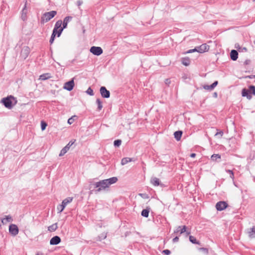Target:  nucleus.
Segmentation results:
<instances>
[{"mask_svg":"<svg viewBox=\"0 0 255 255\" xmlns=\"http://www.w3.org/2000/svg\"><path fill=\"white\" fill-rule=\"evenodd\" d=\"M61 242V239L59 236H56L52 238L50 241L51 245H57Z\"/></svg>","mask_w":255,"mask_h":255,"instance_id":"obj_15","label":"nucleus"},{"mask_svg":"<svg viewBox=\"0 0 255 255\" xmlns=\"http://www.w3.org/2000/svg\"><path fill=\"white\" fill-rule=\"evenodd\" d=\"M182 63L185 66H188L190 64V60L189 59L184 58L182 61Z\"/></svg>","mask_w":255,"mask_h":255,"instance_id":"obj_32","label":"nucleus"},{"mask_svg":"<svg viewBox=\"0 0 255 255\" xmlns=\"http://www.w3.org/2000/svg\"><path fill=\"white\" fill-rule=\"evenodd\" d=\"M204 88L205 90H213V89H211V88H210V85H205L204 86Z\"/></svg>","mask_w":255,"mask_h":255,"instance_id":"obj_42","label":"nucleus"},{"mask_svg":"<svg viewBox=\"0 0 255 255\" xmlns=\"http://www.w3.org/2000/svg\"><path fill=\"white\" fill-rule=\"evenodd\" d=\"M90 52L94 55L99 56L103 53V49L100 47L92 46L91 47Z\"/></svg>","mask_w":255,"mask_h":255,"instance_id":"obj_7","label":"nucleus"},{"mask_svg":"<svg viewBox=\"0 0 255 255\" xmlns=\"http://www.w3.org/2000/svg\"><path fill=\"white\" fill-rule=\"evenodd\" d=\"M103 238H104V239L106 238V236H104Z\"/></svg>","mask_w":255,"mask_h":255,"instance_id":"obj_53","label":"nucleus"},{"mask_svg":"<svg viewBox=\"0 0 255 255\" xmlns=\"http://www.w3.org/2000/svg\"><path fill=\"white\" fill-rule=\"evenodd\" d=\"M122 143V141L120 139H117L114 141V144L115 146L118 147Z\"/></svg>","mask_w":255,"mask_h":255,"instance_id":"obj_34","label":"nucleus"},{"mask_svg":"<svg viewBox=\"0 0 255 255\" xmlns=\"http://www.w3.org/2000/svg\"><path fill=\"white\" fill-rule=\"evenodd\" d=\"M251 94L255 95V86L254 85H250L248 89L244 88L242 90V96L246 97L249 100L252 98Z\"/></svg>","mask_w":255,"mask_h":255,"instance_id":"obj_4","label":"nucleus"},{"mask_svg":"<svg viewBox=\"0 0 255 255\" xmlns=\"http://www.w3.org/2000/svg\"><path fill=\"white\" fill-rule=\"evenodd\" d=\"M196 156V154L194 153H192L190 154V157L192 158H194Z\"/></svg>","mask_w":255,"mask_h":255,"instance_id":"obj_49","label":"nucleus"},{"mask_svg":"<svg viewBox=\"0 0 255 255\" xmlns=\"http://www.w3.org/2000/svg\"><path fill=\"white\" fill-rule=\"evenodd\" d=\"M74 86V82L73 80H71L67 82H66L64 86V89L67 91H71Z\"/></svg>","mask_w":255,"mask_h":255,"instance_id":"obj_13","label":"nucleus"},{"mask_svg":"<svg viewBox=\"0 0 255 255\" xmlns=\"http://www.w3.org/2000/svg\"><path fill=\"white\" fill-rule=\"evenodd\" d=\"M179 232L180 234L186 233L187 236L190 234V231H187V227L186 226H178L174 232V233H178Z\"/></svg>","mask_w":255,"mask_h":255,"instance_id":"obj_8","label":"nucleus"},{"mask_svg":"<svg viewBox=\"0 0 255 255\" xmlns=\"http://www.w3.org/2000/svg\"><path fill=\"white\" fill-rule=\"evenodd\" d=\"M214 97H217V93H214Z\"/></svg>","mask_w":255,"mask_h":255,"instance_id":"obj_52","label":"nucleus"},{"mask_svg":"<svg viewBox=\"0 0 255 255\" xmlns=\"http://www.w3.org/2000/svg\"><path fill=\"white\" fill-rule=\"evenodd\" d=\"M235 48L237 49L239 51V52H241L240 49L242 48V47H241L239 44H235Z\"/></svg>","mask_w":255,"mask_h":255,"instance_id":"obj_44","label":"nucleus"},{"mask_svg":"<svg viewBox=\"0 0 255 255\" xmlns=\"http://www.w3.org/2000/svg\"><path fill=\"white\" fill-rule=\"evenodd\" d=\"M227 207L228 204L225 201H219L216 205V208L218 211H222Z\"/></svg>","mask_w":255,"mask_h":255,"instance_id":"obj_10","label":"nucleus"},{"mask_svg":"<svg viewBox=\"0 0 255 255\" xmlns=\"http://www.w3.org/2000/svg\"><path fill=\"white\" fill-rule=\"evenodd\" d=\"M197 47H196L194 49H190V50H188L187 52V53H190L194 52L195 51H197Z\"/></svg>","mask_w":255,"mask_h":255,"instance_id":"obj_40","label":"nucleus"},{"mask_svg":"<svg viewBox=\"0 0 255 255\" xmlns=\"http://www.w3.org/2000/svg\"><path fill=\"white\" fill-rule=\"evenodd\" d=\"M231 59L233 61H236L238 58V53L236 50H232L230 53Z\"/></svg>","mask_w":255,"mask_h":255,"instance_id":"obj_19","label":"nucleus"},{"mask_svg":"<svg viewBox=\"0 0 255 255\" xmlns=\"http://www.w3.org/2000/svg\"><path fill=\"white\" fill-rule=\"evenodd\" d=\"M65 208V207L61 204L57 206V210L59 211V213H61L63 211Z\"/></svg>","mask_w":255,"mask_h":255,"instance_id":"obj_35","label":"nucleus"},{"mask_svg":"<svg viewBox=\"0 0 255 255\" xmlns=\"http://www.w3.org/2000/svg\"><path fill=\"white\" fill-rule=\"evenodd\" d=\"M247 233L250 238H255V226L248 229Z\"/></svg>","mask_w":255,"mask_h":255,"instance_id":"obj_18","label":"nucleus"},{"mask_svg":"<svg viewBox=\"0 0 255 255\" xmlns=\"http://www.w3.org/2000/svg\"><path fill=\"white\" fill-rule=\"evenodd\" d=\"M59 22V24H60V26H59L56 30V35L57 34V36L58 37H59L60 35H58V33L60 31V28H62V21L61 20H59L58 21H56V23L55 25H56L57 23Z\"/></svg>","mask_w":255,"mask_h":255,"instance_id":"obj_27","label":"nucleus"},{"mask_svg":"<svg viewBox=\"0 0 255 255\" xmlns=\"http://www.w3.org/2000/svg\"><path fill=\"white\" fill-rule=\"evenodd\" d=\"M199 250L202 251L205 254L207 255L208 254V250L207 248H201Z\"/></svg>","mask_w":255,"mask_h":255,"instance_id":"obj_38","label":"nucleus"},{"mask_svg":"<svg viewBox=\"0 0 255 255\" xmlns=\"http://www.w3.org/2000/svg\"><path fill=\"white\" fill-rule=\"evenodd\" d=\"M221 158V155L219 154H214L211 156V159L213 161H217V159Z\"/></svg>","mask_w":255,"mask_h":255,"instance_id":"obj_31","label":"nucleus"},{"mask_svg":"<svg viewBox=\"0 0 255 255\" xmlns=\"http://www.w3.org/2000/svg\"><path fill=\"white\" fill-rule=\"evenodd\" d=\"M29 53V48L27 46H24L22 48V49L21 51L20 56L22 58L25 59L27 57Z\"/></svg>","mask_w":255,"mask_h":255,"instance_id":"obj_14","label":"nucleus"},{"mask_svg":"<svg viewBox=\"0 0 255 255\" xmlns=\"http://www.w3.org/2000/svg\"><path fill=\"white\" fill-rule=\"evenodd\" d=\"M149 213V209H143L141 212V215L144 217H148Z\"/></svg>","mask_w":255,"mask_h":255,"instance_id":"obj_28","label":"nucleus"},{"mask_svg":"<svg viewBox=\"0 0 255 255\" xmlns=\"http://www.w3.org/2000/svg\"><path fill=\"white\" fill-rule=\"evenodd\" d=\"M197 47V52L200 53L208 51L209 49V46L206 43L203 44L200 46Z\"/></svg>","mask_w":255,"mask_h":255,"instance_id":"obj_12","label":"nucleus"},{"mask_svg":"<svg viewBox=\"0 0 255 255\" xmlns=\"http://www.w3.org/2000/svg\"><path fill=\"white\" fill-rule=\"evenodd\" d=\"M179 241V238L178 237H175L172 240L173 243L177 242Z\"/></svg>","mask_w":255,"mask_h":255,"instance_id":"obj_46","label":"nucleus"},{"mask_svg":"<svg viewBox=\"0 0 255 255\" xmlns=\"http://www.w3.org/2000/svg\"><path fill=\"white\" fill-rule=\"evenodd\" d=\"M189 240L193 244H199V242L197 241L196 240V238L192 236H189Z\"/></svg>","mask_w":255,"mask_h":255,"instance_id":"obj_30","label":"nucleus"},{"mask_svg":"<svg viewBox=\"0 0 255 255\" xmlns=\"http://www.w3.org/2000/svg\"><path fill=\"white\" fill-rule=\"evenodd\" d=\"M8 230L10 234L13 236H16L19 232V229L17 225L15 224L10 225L9 226Z\"/></svg>","mask_w":255,"mask_h":255,"instance_id":"obj_5","label":"nucleus"},{"mask_svg":"<svg viewBox=\"0 0 255 255\" xmlns=\"http://www.w3.org/2000/svg\"><path fill=\"white\" fill-rule=\"evenodd\" d=\"M86 93L90 96H93L94 95L93 90L91 87L88 88L86 91Z\"/></svg>","mask_w":255,"mask_h":255,"instance_id":"obj_33","label":"nucleus"},{"mask_svg":"<svg viewBox=\"0 0 255 255\" xmlns=\"http://www.w3.org/2000/svg\"><path fill=\"white\" fill-rule=\"evenodd\" d=\"M77 5L78 6H80L83 3V1L81 0H78V1H77Z\"/></svg>","mask_w":255,"mask_h":255,"instance_id":"obj_48","label":"nucleus"},{"mask_svg":"<svg viewBox=\"0 0 255 255\" xmlns=\"http://www.w3.org/2000/svg\"><path fill=\"white\" fill-rule=\"evenodd\" d=\"M226 172L229 173L230 177L231 178H232V179H234V174L233 171L228 169L226 170Z\"/></svg>","mask_w":255,"mask_h":255,"instance_id":"obj_37","label":"nucleus"},{"mask_svg":"<svg viewBox=\"0 0 255 255\" xmlns=\"http://www.w3.org/2000/svg\"><path fill=\"white\" fill-rule=\"evenodd\" d=\"M59 24V22L57 23L56 25H55L54 26V29L53 30V32H52V34L51 36V37H50V40H49V42L50 43V44H52L54 40V39H55V36H56V29L59 27L60 26V24Z\"/></svg>","mask_w":255,"mask_h":255,"instance_id":"obj_16","label":"nucleus"},{"mask_svg":"<svg viewBox=\"0 0 255 255\" xmlns=\"http://www.w3.org/2000/svg\"><path fill=\"white\" fill-rule=\"evenodd\" d=\"M165 83H166V84H168L170 83V81H169V79H166V81H165Z\"/></svg>","mask_w":255,"mask_h":255,"instance_id":"obj_50","label":"nucleus"},{"mask_svg":"<svg viewBox=\"0 0 255 255\" xmlns=\"http://www.w3.org/2000/svg\"><path fill=\"white\" fill-rule=\"evenodd\" d=\"M133 161V159L130 157H124L122 159L121 164L124 165Z\"/></svg>","mask_w":255,"mask_h":255,"instance_id":"obj_23","label":"nucleus"},{"mask_svg":"<svg viewBox=\"0 0 255 255\" xmlns=\"http://www.w3.org/2000/svg\"><path fill=\"white\" fill-rule=\"evenodd\" d=\"M72 19V17L70 16H68L65 17L64 18L63 22L62 23V28H60V31L58 33V35H60L61 33L62 32L63 29L67 27L68 23L71 21Z\"/></svg>","mask_w":255,"mask_h":255,"instance_id":"obj_6","label":"nucleus"},{"mask_svg":"<svg viewBox=\"0 0 255 255\" xmlns=\"http://www.w3.org/2000/svg\"><path fill=\"white\" fill-rule=\"evenodd\" d=\"M170 251L169 250H165L163 251V253L166 255H169L170 254Z\"/></svg>","mask_w":255,"mask_h":255,"instance_id":"obj_43","label":"nucleus"},{"mask_svg":"<svg viewBox=\"0 0 255 255\" xmlns=\"http://www.w3.org/2000/svg\"><path fill=\"white\" fill-rule=\"evenodd\" d=\"M74 141H70L64 148L62 149L59 153V156L64 155L69 149L71 146L73 145Z\"/></svg>","mask_w":255,"mask_h":255,"instance_id":"obj_11","label":"nucleus"},{"mask_svg":"<svg viewBox=\"0 0 255 255\" xmlns=\"http://www.w3.org/2000/svg\"><path fill=\"white\" fill-rule=\"evenodd\" d=\"M100 92L103 98H109L110 97V92L105 87H101L100 89Z\"/></svg>","mask_w":255,"mask_h":255,"instance_id":"obj_9","label":"nucleus"},{"mask_svg":"<svg viewBox=\"0 0 255 255\" xmlns=\"http://www.w3.org/2000/svg\"><path fill=\"white\" fill-rule=\"evenodd\" d=\"M96 103L98 105L97 110L99 111H101L103 108V105L102 102L100 99H97Z\"/></svg>","mask_w":255,"mask_h":255,"instance_id":"obj_26","label":"nucleus"},{"mask_svg":"<svg viewBox=\"0 0 255 255\" xmlns=\"http://www.w3.org/2000/svg\"><path fill=\"white\" fill-rule=\"evenodd\" d=\"M47 124L43 122V121H41V130H44L46 128V127H47Z\"/></svg>","mask_w":255,"mask_h":255,"instance_id":"obj_36","label":"nucleus"},{"mask_svg":"<svg viewBox=\"0 0 255 255\" xmlns=\"http://www.w3.org/2000/svg\"><path fill=\"white\" fill-rule=\"evenodd\" d=\"M2 102L4 106L9 109H11L13 105L16 103V101L12 96L3 98L2 100Z\"/></svg>","mask_w":255,"mask_h":255,"instance_id":"obj_3","label":"nucleus"},{"mask_svg":"<svg viewBox=\"0 0 255 255\" xmlns=\"http://www.w3.org/2000/svg\"><path fill=\"white\" fill-rule=\"evenodd\" d=\"M57 229V223L53 224L52 225L48 227V230L50 232H54Z\"/></svg>","mask_w":255,"mask_h":255,"instance_id":"obj_29","label":"nucleus"},{"mask_svg":"<svg viewBox=\"0 0 255 255\" xmlns=\"http://www.w3.org/2000/svg\"><path fill=\"white\" fill-rule=\"evenodd\" d=\"M12 221V219L10 215L6 216L5 218L1 219V223L3 224H6V222H11Z\"/></svg>","mask_w":255,"mask_h":255,"instance_id":"obj_24","label":"nucleus"},{"mask_svg":"<svg viewBox=\"0 0 255 255\" xmlns=\"http://www.w3.org/2000/svg\"><path fill=\"white\" fill-rule=\"evenodd\" d=\"M151 183L155 186L160 185L159 179L156 177H153L151 179Z\"/></svg>","mask_w":255,"mask_h":255,"instance_id":"obj_22","label":"nucleus"},{"mask_svg":"<svg viewBox=\"0 0 255 255\" xmlns=\"http://www.w3.org/2000/svg\"><path fill=\"white\" fill-rule=\"evenodd\" d=\"M51 77H52V76H51V74L49 73H44V74L41 75L39 76V79L44 81V80L49 79L51 78Z\"/></svg>","mask_w":255,"mask_h":255,"instance_id":"obj_20","label":"nucleus"},{"mask_svg":"<svg viewBox=\"0 0 255 255\" xmlns=\"http://www.w3.org/2000/svg\"><path fill=\"white\" fill-rule=\"evenodd\" d=\"M223 131L221 130L219 132H217L216 134H215V136H218V135H219L220 136V137H222L223 135Z\"/></svg>","mask_w":255,"mask_h":255,"instance_id":"obj_41","label":"nucleus"},{"mask_svg":"<svg viewBox=\"0 0 255 255\" xmlns=\"http://www.w3.org/2000/svg\"><path fill=\"white\" fill-rule=\"evenodd\" d=\"M43 253H41V252H38L36 255H43Z\"/></svg>","mask_w":255,"mask_h":255,"instance_id":"obj_51","label":"nucleus"},{"mask_svg":"<svg viewBox=\"0 0 255 255\" xmlns=\"http://www.w3.org/2000/svg\"><path fill=\"white\" fill-rule=\"evenodd\" d=\"M118 179L117 177H113L109 179H104L96 182L95 187L97 188L96 190V192H100L102 190H105L108 188L110 185L116 183Z\"/></svg>","mask_w":255,"mask_h":255,"instance_id":"obj_1","label":"nucleus"},{"mask_svg":"<svg viewBox=\"0 0 255 255\" xmlns=\"http://www.w3.org/2000/svg\"><path fill=\"white\" fill-rule=\"evenodd\" d=\"M27 10L26 9V1L25 2V3L24 4V6L21 11V19L25 21L27 19Z\"/></svg>","mask_w":255,"mask_h":255,"instance_id":"obj_17","label":"nucleus"},{"mask_svg":"<svg viewBox=\"0 0 255 255\" xmlns=\"http://www.w3.org/2000/svg\"><path fill=\"white\" fill-rule=\"evenodd\" d=\"M218 81H215L212 84H211L210 85V88H211V89H213V90L215 88V87L218 85Z\"/></svg>","mask_w":255,"mask_h":255,"instance_id":"obj_39","label":"nucleus"},{"mask_svg":"<svg viewBox=\"0 0 255 255\" xmlns=\"http://www.w3.org/2000/svg\"><path fill=\"white\" fill-rule=\"evenodd\" d=\"M73 197H69L63 200L62 204L66 207L68 204L70 203L73 201Z\"/></svg>","mask_w":255,"mask_h":255,"instance_id":"obj_21","label":"nucleus"},{"mask_svg":"<svg viewBox=\"0 0 255 255\" xmlns=\"http://www.w3.org/2000/svg\"><path fill=\"white\" fill-rule=\"evenodd\" d=\"M182 134V132L181 131L178 130V131H175L174 133L175 138L177 141H179L181 138Z\"/></svg>","mask_w":255,"mask_h":255,"instance_id":"obj_25","label":"nucleus"},{"mask_svg":"<svg viewBox=\"0 0 255 255\" xmlns=\"http://www.w3.org/2000/svg\"><path fill=\"white\" fill-rule=\"evenodd\" d=\"M241 52H247V48L246 47H242V48L240 49Z\"/></svg>","mask_w":255,"mask_h":255,"instance_id":"obj_47","label":"nucleus"},{"mask_svg":"<svg viewBox=\"0 0 255 255\" xmlns=\"http://www.w3.org/2000/svg\"><path fill=\"white\" fill-rule=\"evenodd\" d=\"M74 120L72 118H71L68 119V123L70 125L72 124L73 123Z\"/></svg>","mask_w":255,"mask_h":255,"instance_id":"obj_45","label":"nucleus"},{"mask_svg":"<svg viewBox=\"0 0 255 255\" xmlns=\"http://www.w3.org/2000/svg\"><path fill=\"white\" fill-rule=\"evenodd\" d=\"M57 14V11L55 10H52L49 12L44 13L41 17V23L44 24L52 18H53Z\"/></svg>","mask_w":255,"mask_h":255,"instance_id":"obj_2","label":"nucleus"}]
</instances>
